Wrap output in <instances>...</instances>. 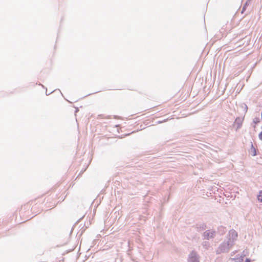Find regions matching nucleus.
I'll use <instances>...</instances> for the list:
<instances>
[{
  "instance_id": "obj_1",
  "label": "nucleus",
  "mask_w": 262,
  "mask_h": 262,
  "mask_svg": "<svg viewBox=\"0 0 262 262\" xmlns=\"http://www.w3.org/2000/svg\"><path fill=\"white\" fill-rule=\"evenodd\" d=\"M188 262H199L197 256L195 254L192 253L191 256H190Z\"/></svg>"
},
{
  "instance_id": "obj_2",
  "label": "nucleus",
  "mask_w": 262,
  "mask_h": 262,
  "mask_svg": "<svg viewBox=\"0 0 262 262\" xmlns=\"http://www.w3.org/2000/svg\"><path fill=\"white\" fill-rule=\"evenodd\" d=\"M257 199L260 202H262V190L259 191L257 195Z\"/></svg>"
},
{
  "instance_id": "obj_3",
  "label": "nucleus",
  "mask_w": 262,
  "mask_h": 262,
  "mask_svg": "<svg viewBox=\"0 0 262 262\" xmlns=\"http://www.w3.org/2000/svg\"><path fill=\"white\" fill-rule=\"evenodd\" d=\"M205 235L207 236V237L209 238V232H205Z\"/></svg>"
},
{
  "instance_id": "obj_4",
  "label": "nucleus",
  "mask_w": 262,
  "mask_h": 262,
  "mask_svg": "<svg viewBox=\"0 0 262 262\" xmlns=\"http://www.w3.org/2000/svg\"><path fill=\"white\" fill-rule=\"evenodd\" d=\"M245 262H250V261L249 259H246Z\"/></svg>"
},
{
  "instance_id": "obj_5",
  "label": "nucleus",
  "mask_w": 262,
  "mask_h": 262,
  "mask_svg": "<svg viewBox=\"0 0 262 262\" xmlns=\"http://www.w3.org/2000/svg\"><path fill=\"white\" fill-rule=\"evenodd\" d=\"M210 236L213 237V233H211V235Z\"/></svg>"
}]
</instances>
